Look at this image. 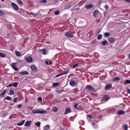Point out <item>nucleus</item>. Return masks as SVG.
<instances>
[{"label":"nucleus","mask_w":130,"mask_h":130,"mask_svg":"<svg viewBox=\"0 0 130 130\" xmlns=\"http://www.w3.org/2000/svg\"><path fill=\"white\" fill-rule=\"evenodd\" d=\"M32 113H34V114H36L37 113L39 114H44V113H46V111L40 110H34L32 111Z\"/></svg>","instance_id":"f257e3e1"},{"label":"nucleus","mask_w":130,"mask_h":130,"mask_svg":"<svg viewBox=\"0 0 130 130\" xmlns=\"http://www.w3.org/2000/svg\"><path fill=\"white\" fill-rule=\"evenodd\" d=\"M11 6H12V8H13L14 10H15V11H19V6H18V5H17V4H16L14 3H12Z\"/></svg>","instance_id":"f03ea898"},{"label":"nucleus","mask_w":130,"mask_h":130,"mask_svg":"<svg viewBox=\"0 0 130 130\" xmlns=\"http://www.w3.org/2000/svg\"><path fill=\"white\" fill-rule=\"evenodd\" d=\"M25 59L28 62H32V61H33V58L30 56H26Z\"/></svg>","instance_id":"7ed1b4c3"},{"label":"nucleus","mask_w":130,"mask_h":130,"mask_svg":"<svg viewBox=\"0 0 130 130\" xmlns=\"http://www.w3.org/2000/svg\"><path fill=\"white\" fill-rule=\"evenodd\" d=\"M65 35L67 36V37H69V38H73L74 37V35H73V34L70 31L66 32Z\"/></svg>","instance_id":"20e7f679"},{"label":"nucleus","mask_w":130,"mask_h":130,"mask_svg":"<svg viewBox=\"0 0 130 130\" xmlns=\"http://www.w3.org/2000/svg\"><path fill=\"white\" fill-rule=\"evenodd\" d=\"M118 115H123L125 114V112L123 110H120L117 112Z\"/></svg>","instance_id":"39448f33"},{"label":"nucleus","mask_w":130,"mask_h":130,"mask_svg":"<svg viewBox=\"0 0 130 130\" xmlns=\"http://www.w3.org/2000/svg\"><path fill=\"white\" fill-rule=\"evenodd\" d=\"M86 88L87 89V90H89V91H95V89H94L93 87L90 85H86Z\"/></svg>","instance_id":"423d86ee"},{"label":"nucleus","mask_w":130,"mask_h":130,"mask_svg":"<svg viewBox=\"0 0 130 130\" xmlns=\"http://www.w3.org/2000/svg\"><path fill=\"white\" fill-rule=\"evenodd\" d=\"M110 99V96L108 95H105L103 98L104 101H108Z\"/></svg>","instance_id":"0eeeda50"},{"label":"nucleus","mask_w":130,"mask_h":130,"mask_svg":"<svg viewBox=\"0 0 130 130\" xmlns=\"http://www.w3.org/2000/svg\"><path fill=\"white\" fill-rule=\"evenodd\" d=\"M30 69L32 72H37V67L34 64L31 65Z\"/></svg>","instance_id":"6e6552de"},{"label":"nucleus","mask_w":130,"mask_h":130,"mask_svg":"<svg viewBox=\"0 0 130 130\" xmlns=\"http://www.w3.org/2000/svg\"><path fill=\"white\" fill-rule=\"evenodd\" d=\"M12 68L16 71H19V69L17 68V63L16 62H14L12 64Z\"/></svg>","instance_id":"1a4fd4ad"},{"label":"nucleus","mask_w":130,"mask_h":130,"mask_svg":"<svg viewBox=\"0 0 130 130\" xmlns=\"http://www.w3.org/2000/svg\"><path fill=\"white\" fill-rule=\"evenodd\" d=\"M108 41L110 43H113L115 41V38L113 37H110L108 38Z\"/></svg>","instance_id":"9d476101"},{"label":"nucleus","mask_w":130,"mask_h":130,"mask_svg":"<svg viewBox=\"0 0 130 130\" xmlns=\"http://www.w3.org/2000/svg\"><path fill=\"white\" fill-rule=\"evenodd\" d=\"M112 88V85L111 84H107L105 87V90H109V89H111Z\"/></svg>","instance_id":"9b49d317"},{"label":"nucleus","mask_w":130,"mask_h":130,"mask_svg":"<svg viewBox=\"0 0 130 130\" xmlns=\"http://www.w3.org/2000/svg\"><path fill=\"white\" fill-rule=\"evenodd\" d=\"M68 73H69V71H64L63 72V73L57 75L55 77H56V78H58V77H60V76H62L63 75H67V74H68Z\"/></svg>","instance_id":"f8f14e48"},{"label":"nucleus","mask_w":130,"mask_h":130,"mask_svg":"<svg viewBox=\"0 0 130 130\" xmlns=\"http://www.w3.org/2000/svg\"><path fill=\"white\" fill-rule=\"evenodd\" d=\"M71 112H72V110H71V108H68L66 109V111H65L64 114L65 115H66V114H68V113H71Z\"/></svg>","instance_id":"ddd939ff"},{"label":"nucleus","mask_w":130,"mask_h":130,"mask_svg":"<svg viewBox=\"0 0 130 130\" xmlns=\"http://www.w3.org/2000/svg\"><path fill=\"white\" fill-rule=\"evenodd\" d=\"M31 123H32V121H27L25 122L24 126H30V125H31Z\"/></svg>","instance_id":"4468645a"},{"label":"nucleus","mask_w":130,"mask_h":130,"mask_svg":"<svg viewBox=\"0 0 130 130\" xmlns=\"http://www.w3.org/2000/svg\"><path fill=\"white\" fill-rule=\"evenodd\" d=\"M19 75H22V76H25L27 75H29V72L27 71L21 72L19 73Z\"/></svg>","instance_id":"2eb2a0df"},{"label":"nucleus","mask_w":130,"mask_h":130,"mask_svg":"<svg viewBox=\"0 0 130 130\" xmlns=\"http://www.w3.org/2000/svg\"><path fill=\"white\" fill-rule=\"evenodd\" d=\"M113 82H118L120 81V78L118 77H114L113 78Z\"/></svg>","instance_id":"dca6fc26"},{"label":"nucleus","mask_w":130,"mask_h":130,"mask_svg":"<svg viewBox=\"0 0 130 130\" xmlns=\"http://www.w3.org/2000/svg\"><path fill=\"white\" fill-rule=\"evenodd\" d=\"M25 123V120H23L21 121V122L18 123L17 124V125H18L19 126H21V125H23Z\"/></svg>","instance_id":"f3484780"},{"label":"nucleus","mask_w":130,"mask_h":130,"mask_svg":"<svg viewBox=\"0 0 130 130\" xmlns=\"http://www.w3.org/2000/svg\"><path fill=\"white\" fill-rule=\"evenodd\" d=\"M70 86H75L76 85V81L75 80H72L70 81Z\"/></svg>","instance_id":"a211bd4d"},{"label":"nucleus","mask_w":130,"mask_h":130,"mask_svg":"<svg viewBox=\"0 0 130 130\" xmlns=\"http://www.w3.org/2000/svg\"><path fill=\"white\" fill-rule=\"evenodd\" d=\"M49 128H50V125H49V124H47L46 126H44V130H48Z\"/></svg>","instance_id":"6ab92c4d"},{"label":"nucleus","mask_w":130,"mask_h":130,"mask_svg":"<svg viewBox=\"0 0 130 130\" xmlns=\"http://www.w3.org/2000/svg\"><path fill=\"white\" fill-rule=\"evenodd\" d=\"M108 43V42H107L106 40L101 42V44H102V45H104V46L107 45Z\"/></svg>","instance_id":"aec40b11"},{"label":"nucleus","mask_w":130,"mask_h":130,"mask_svg":"<svg viewBox=\"0 0 130 130\" xmlns=\"http://www.w3.org/2000/svg\"><path fill=\"white\" fill-rule=\"evenodd\" d=\"M123 129L124 130H127V129H128V126L127 125H126V124H124L123 125Z\"/></svg>","instance_id":"412c9836"},{"label":"nucleus","mask_w":130,"mask_h":130,"mask_svg":"<svg viewBox=\"0 0 130 130\" xmlns=\"http://www.w3.org/2000/svg\"><path fill=\"white\" fill-rule=\"evenodd\" d=\"M7 93V90H4L3 92L0 94L1 97H3V96H5V94Z\"/></svg>","instance_id":"4be33fe9"},{"label":"nucleus","mask_w":130,"mask_h":130,"mask_svg":"<svg viewBox=\"0 0 130 130\" xmlns=\"http://www.w3.org/2000/svg\"><path fill=\"white\" fill-rule=\"evenodd\" d=\"M58 111V108H57V107H53V111H54V112H57Z\"/></svg>","instance_id":"5701e85b"},{"label":"nucleus","mask_w":130,"mask_h":130,"mask_svg":"<svg viewBox=\"0 0 130 130\" xmlns=\"http://www.w3.org/2000/svg\"><path fill=\"white\" fill-rule=\"evenodd\" d=\"M98 14V10H95L93 12L94 17H97Z\"/></svg>","instance_id":"b1692460"},{"label":"nucleus","mask_w":130,"mask_h":130,"mask_svg":"<svg viewBox=\"0 0 130 130\" xmlns=\"http://www.w3.org/2000/svg\"><path fill=\"white\" fill-rule=\"evenodd\" d=\"M0 56L1 57H6V56H7V55L5 53L0 52Z\"/></svg>","instance_id":"393cba45"},{"label":"nucleus","mask_w":130,"mask_h":130,"mask_svg":"<svg viewBox=\"0 0 130 130\" xmlns=\"http://www.w3.org/2000/svg\"><path fill=\"white\" fill-rule=\"evenodd\" d=\"M104 36H105V37H109V36H110V33H109V32H105L104 34Z\"/></svg>","instance_id":"a878e982"},{"label":"nucleus","mask_w":130,"mask_h":130,"mask_svg":"<svg viewBox=\"0 0 130 130\" xmlns=\"http://www.w3.org/2000/svg\"><path fill=\"white\" fill-rule=\"evenodd\" d=\"M53 86L54 87H57V86H59V83H57V82L54 83L53 84Z\"/></svg>","instance_id":"bb28decb"},{"label":"nucleus","mask_w":130,"mask_h":130,"mask_svg":"<svg viewBox=\"0 0 130 130\" xmlns=\"http://www.w3.org/2000/svg\"><path fill=\"white\" fill-rule=\"evenodd\" d=\"M102 37H103V36H102V35H99L98 37H97V39L98 40H101V39H102Z\"/></svg>","instance_id":"cd10ccee"},{"label":"nucleus","mask_w":130,"mask_h":130,"mask_svg":"<svg viewBox=\"0 0 130 130\" xmlns=\"http://www.w3.org/2000/svg\"><path fill=\"white\" fill-rule=\"evenodd\" d=\"M92 7H93V6L92 5L89 4L86 6V9H91V8H92Z\"/></svg>","instance_id":"c85d7f7f"},{"label":"nucleus","mask_w":130,"mask_h":130,"mask_svg":"<svg viewBox=\"0 0 130 130\" xmlns=\"http://www.w3.org/2000/svg\"><path fill=\"white\" fill-rule=\"evenodd\" d=\"M42 52H43V54H44V55L47 54V52L46 49H42Z\"/></svg>","instance_id":"c756f323"},{"label":"nucleus","mask_w":130,"mask_h":130,"mask_svg":"<svg viewBox=\"0 0 130 130\" xmlns=\"http://www.w3.org/2000/svg\"><path fill=\"white\" fill-rule=\"evenodd\" d=\"M5 100H12V98L11 96H7L5 98Z\"/></svg>","instance_id":"7c9ffc66"},{"label":"nucleus","mask_w":130,"mask_h":130,"mask_svg":"<svg viewBox=\"0 0 130 130\" xmlns=\"http://www.w3.org/2000/svg\"><path fill=\"white\" fill-rule=\"evenodd\" d=\"M41 124V123L40 122H37L35 125L38 126V127H40V125Z\"/></svg>","instance_id":"2f4dec72"},{"label":"nucleus","mask_w":130,"mask_h":130,"mask_svg":"<svg viewBox=\"0 0 130 130\" xmlns=\"http://www.w3.org/2000/svg\"><path fill=\"white\" fill-rule=\"evenodd\" d=\"M3 15H5V12L2 10H0V16H3Z\"/></svg>","instance_id":"473e14b6"},{"label":"nucleus","mask_w":130,"mask_h":130,"mask_svg":"<svg viewBox=\"0 0 130 130\" xmlns=\"http://www.w3.org/2000/svg\"><path fill=\"white\" fill-rule=\"evenodd\" d=\"M16 55L17 56H21V53L19 51L16 52Z\"/></svg>","instance_id":"72a5a7b5"},{"label":"nucleus","mask_w":130,"mask_h":130,"mask_svg":"<svg viewBox=\"0 0 130 130\" xmlns=\"http://www.w3.org/2000/svg\"><path fill=\"white\" fill-rule=\"evenodd\" d=\"M56 93H58V94H61V93L62 92V91H61V90H60V89H58V90H56Z\"/></svg>","instance_id":"f704fd0d"},{"label":"nucleus","mask_w":130,"mask_h":130,"mask_svg":"<svg viewBox=\"0 0 130 130\" xmlns=\"http://www.w3.org/2000/svg\"><path fill=\"white\" fill-rule=\"evenodd\" d=\"M17 3L19 4V5H23V2L21 0H16Z\"/></svg>","instance_id":"c9c22d12"},{"label":"nucleus","mask_w":130,"mask_h":130,"mask_svg":"<svg viewBox=\"0 0 130 130\" xmlns=\"http://www.w3.org/2000/svg\"><path fill=\"white\" fill-rule=\"evenodd\" d=\"M10 95H13V94H15V91H14L13 89H11L10 90Z\"/></svg>","instance_id":"e433bc0d"},{"label":"nucleus","mask_w":130,"mask_h":130,"mask_svg":"<svg viewBox=\"0 0 130 130\" xmlns=\"http://www.w3.org/2000/svg\"><path fill=\"white\" fill-rule=\"evenodd\" d=\"M79 66V64H75L73 66V69H76V68H77V67Z\"/></svg>","instance_id":"4c0bfd02"},{"label":"nucleus","mask_w":130,"mask_h":130,"mask_svg":"<svg viewBox=\"0 0 130 130\" xmlns=\"http://www.w3.org/2000/svg\"><path fill=\"white\" fill-rule=\"evenodd\" d=\"M124 84H130V80H126Z\"/></svg>","instance_id":"58836bf2"},{"label":"nucleus","mask_w":130,"mask_h":130,"mask_svg":"<svg viewBox=\"0 0 130 130\" xmlns=\"http://www.w3.org/2000/svg\"><path fill=\"white\" fill-rule=\"evenodd\" d=\"M78 106H79V104H75L74 105V108H75V109H77V107H78Z\"/></svg>","instance_id":"ea45409f"},{"label":"nucleus","mask_w":130,"mask_h":130,"mask_svg":"<svg viewBox=\"0 0 130 130\" xmlns=\"http://www.w3.org/2000/svg\"><path fill=\"white\" fill-rule=\"evenodd\" d=\"M41 3H43V4H46V3H47V1H46V0H42Z\"/></svg>","instance_id":"a19ab883"},{"label":"nucleus","mask_w":130,"mask_h":130,"mask_svg":"<svg viewBox=\"0 0 130 130\" xmlns=\"http://www.w3.org/2000/svg\"><path fill=\"white\" fill-rule=\"evenodd\" d=\"M13 86H14V87H15V88H17V87H18V84H17V83H14V84H13Z\"/></svg>","instance_id":"79ce46f5"},{"label":"nucleus","mask_w":130,"mask_h":130,"mask_svg":"<svg viewBox=\"0 0 130 130\" xmlns=\"http://www.w3.org/2000/svg\"><path fill=\"white\" fill-rule=\"evenodd\" d=\"M17 100H18V98H17V97H16V98L14 99V100H13V102L16 103V102H17Z\"/></svg>","instance_id":"37998d69"},{"label":"nucleus","mask_w":130,"mask_h":130,"mask_svg":"<svg viewBox=\"0 0 130 130\" xmlns=\"http://www.w3.org/2000/svg\"><path fill=\"white\" fill-rule=\"evenodd\" d=\"M87 117H88V118H93V117L92 116V115H87Z\"/></svg>","instance_id":"c03bdc74"},{"label":"nucleus","mask_w":130,"mask_h":130,"mask_svg":"<svg viewBox=\"0 0 130 130\" xmlns=\"http://www.w3.org/2000/svg\"><path fill=\"white\" fill-rule=\"evenodd\" d=\"M55 15H59V11H57L55 12Z\"/></svg>","instance_id":"a18cd8bd"},{"label":"nucleus","mask_w":130,"mask_h":130,"mask_svg":"<svg viewBox=\"0 0 130 130\" xmlns=\"http://www.w3.org/2000/svg\"><path fill=\"white\" fill-rule=\"evenodd\" d=\"M38 100H39V101H42V98L41 97L38 98Z\"/></svg>","instance_id":"49530a36"},{"label":"nucleus","mask_w":130,"mask_h":130,"mask_svg":"<svg viewBox=\"0 0 130 130\" xmlns=\"http://www.w3.org/2000/svg\"><path fill=\"white\" fill-rule=\"evenodd\" d=\"M109 7H108V5H105V9H106V10H107V9H108Z\"/></svg>","instance_id":"de8ad7c7"},{"label":"nucleus","mask_w":130,"mask_h":130,"mask_svg":"<svg viewBox=\"0 0 130 130\" xmlns=\"http://www.w3.org/2000/svg\"><path fill=\"white\" fill-rule=\"evenodd\" d=\"M18 108H22V104H20L18 105Z\"/></svg>","instance_id":"09e8293b"},{"label":"nucleus","mask_w":130,"mask_h":130,"mask_svg":"<svg viewBox=\"0 0 130 130\" xmlns=\"http://www.w3.org/2000/svg\"><path fill=\"white\" fill-rule=\"evenodd\" d=\"M30 14L31 15H33L34 16H37V14H34V13H33V12H31Z\"/></svg>","instance_id":"8fccbe9b"},{"label":"nucleus","mask_w":130,"mask_h":130,"mask_svg":"<svg viewBox=\"0 0 130 130\" xmlns=\"http://www.w3.org/2000/svg\"><path fill=\"white\" fill-rule=\"evenodd\" d=\"M91 125H92V126H94V125H96V124L95 123V122H92Z\"/></svg>","instance_id":"3c124183"},{"label":"nucleus","mask_w":130,"mask_h":130,"mask_svg":"<svg viewBox=\"0 0 130 130\" xmlns=\"http://www.w3.org/2000/svg\"><path fill=\"white\" fill-rule=\"evenodd\" d=\"M101 31L100 30H97V31L96 32V34H99V33H100Z\"/></svg>","instance_id":"603ef678"},{"label":"nucleus","mask_w":130,"mask_h":130,"mask_svg":"<svg viewBox=\"0 0 130 130\" xmlns=\"http://www.w3.org/2000/svg\"><path fill=\"white\" fill-rule=\"evenodd\" d=\"M75 11H80V8H77L75 9Z\"/></svg>","instance_id":"864d4df0"},{"label":"nucleus","mask_w":130,"mask_h":130,"mask_svg":"<svg viewBox=\"0 0 130 130\" xmlns=\"http://www.w3.org/2000/svg\"><path fill=\"white\" fill-rule=\"evenodd\" d=\"M12 86H13V84H9V87H12Z\"/></svg>","instance_id":"5fc2aeb1"},{"label":"nucleus","mask_w":130,"mask_h":130,"mask_svg":"<svg viewBox=\"0 0 130 130\" xmlns=\"http://www.w3.org/2000/svg\"><path fill=\"white\" fill-rule=\"evenodd\" d=\"M49 63H50V64H52V62L51 61H50Z\"/></svg>","instance_id":"6e6d98bb"},{"label":"nucleus","mask_w":130,"mask_h":130,"mask_svg":"<svg viewBox=\"0 0 130 130\" xmlns=\"http://www.w3.org/2000/svg\"><path fill=\"white\" fill-rule=\"evenodd\" d=\"M46 64H47V66H48V62L47 61H46Z\"/></svg>","instance_id":"4d7b16f0"},{"label":"nucleus","mask_w":130,"mask_h":130,"mask_svg":"<svg viewBox=\"0 0 130 130\" xmlns=\"http://www.w3.org/2000/svg\"><path fill=\"white\" fill-rule=\"evenodd\" d=\"M2 3H5V0H2Z\"/></svg>","instance_id":"13d9d810"},{"label":"nucleus","mask_w":130,"mask_h":130,"mask_svg":"<svg viewBox=\"0 0 130 130\" xmlns=\"http://www.w3.org/2000/svg\"><path fill=\"white\" fill-rule=\"evenodd\" d=\"M128 15V14H125L126 17H127Z\"/></svg>","instance_id":"bf43d9fd"},{"label":"nucleus","mask_w":130,"mask_h":130,"mask_svg":"<svg viewBox=\"0 0 130 130\" xmlns=\"http://www.w3.org/2000/svg\"><path fill=\"white\" fill-rule=\"evenodd\" d=\"M128 3H130V0H128Z\"/></svg>","instance_id":"052dcab7"},{"label":"nucleus","mask_w":130,"mask_h":130,"mask_svg":"<svg viewBox=\"0 0 130 130\" xmlns=\"http://www.w3.org/2000/svg\"><path fill=\"white\" fill-rule=\"evenodd\" d=\"M10 118H11H11H12V117H10Z\"/></svg>","instance_id":"680f3d73"}]
</instances>
